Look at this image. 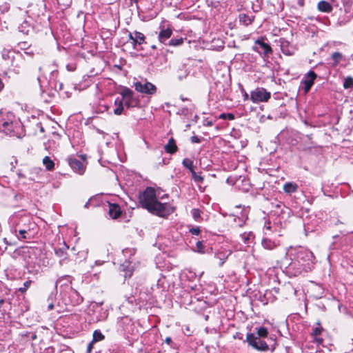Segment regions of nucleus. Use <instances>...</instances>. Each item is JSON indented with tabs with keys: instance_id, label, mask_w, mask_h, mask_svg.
I'll use <instances>...</instances> for the list:
<instances>
[{
	"instance_id": "obj_1",
	"label": "nucleus",
	"mask_w": 353,
	"mask_h": 353,
	"mask_svg": "<svg viewBox=\"0 0 353 353\" xmlns=\"http://www.w3.org/2000/svg\"><path fill=\"white\" fill-rule=\"evenodd\" d=\"M167 196V194H165L159 197L154 188L148 187L140 195L139 201L142 207L150 212L159 216L166 217L174 212V208L168 203H161L158 199H163Z\"/></svg>"
},
{
	"instance_id": "obj_2",
	"label": "nucleus",
	"mask_w": 353,
	"mask_h": 353,
	"mask_svg": "<svg viewBox=\"0 0 353 353\" xmlns=\"http://www.w3.org/2000/svg\"><path fill=\"white\" fill-rule=\"evenodd\" d=\"M271 97V93L263 88H256L250 92V99L253 103L267 102Z\"/></svg>"
},
{
	"instance_id": "obj_3",
	"label": "nucleus",
	"mask_w": 353,
	"mask_h": 353,
	"mask_svg": "<svg viewBox=\"0 0 353 353\" xmlns=\"http://www.w3.org/2000/svg\"><path fill=\"white\" fill-rule=\"evenodd\" d=\"M246 340L249 345L259 350H266L268 349L267 343L262 341L259 337L256 336L254 334H248Z\"/></svg>"
},
{
	"instance_id": "obj_4",
	"label": "nucleus",
	"mask_w": 353,
	"mask_h": 353,
	"mask_svg": "<svg viewBox=\"0 0 353 353\" xmlns=\"http://www.w3.org/2000/svg\"><path fill=\"white\" fill-rule=\"evenodd\" d=\"M134 92L129 88H124L121 92L122 101H124L125 104L128 107H134L137 105L138 101L133 97Z\"/></svg>"
},
{
	"instance_id": "obj_5",
	"label": "nucleus",
	"mask_w": 353,
	"mask_h": 353,
	"mask_svg": "<svg viewBox=\"0 0 353 353\" xmlns=\"http://www.w3.org/2000/svg\"><path fill=\"white\" fill-rule=\"evenodd\" d=\"M134 88L137 91L147 94H152L156 92L155 85L149 82H137L134 83Z\"/></svg>"
},
{
	"instance_id": "obj_6",
	"label": "nucleus",
	"mask_w": 353,
	"mask_h": 353,
	"mask_svg": "<svg viewBox=\"0 0 353 353\" xmlns=\"http://www.w3.org/2000/svg\"><path fill=\"white\" fill-rule=\"evenodd\" d=\"M316 77L317 75L316 73L312 70L306 74L305 79L302 81V83L304 85V91L305 93L309 92Z\"/></svg>"
},
{
	"instance_id": "obj_7",
	"label": "nucleus",
	"mask_w": 353,
	"mask_h": 353,
	"mask_svg": "<svg viewBox=\"0 0 353 353\" xmlns=\"http://www.w3.org/2000/svg\"><path fill=\"white\" fill-rule=\"evenodd\" d=\"M68 163L70 168L75 172L79 173V174H82L85 171V166L83 163L75 159V158H69Z\"/></svg>"
},
{
	"instance_id": "obj_8",
	"label": "nucleus",
	"mask_w": 353,
	"mask_h": 353,
	"mask_svg": "<svg viewBox=\"0 0 353 353\" xmlns=\"http://www.w3.org/2000/svg\"><path fill=\"white\" fill-rule=\"evenodd\" d=\"M254 50L260 54H264L265 55L272 52L271 47L268 43L260 40L256 41V46L254 47Z\"/></svg>"
},
{
	"instance_id": "obj_9",
	"label": "nucleus",
	"mask_w": 353,
	"mask_h": 353,
	"mask_svg": "<svg viewBox=\"0 0 353 353\" xmlns=\"http://www.w3.org/2000/svg\"><path fill=\"white\" fill-rule=\"evenodd\" d=\"M121 210L117 204H109L108 214L112 219H117L121 215Z\"/></svg>"
},
{
	"instance_id": "obj_10",
	"label": "nucleus",
	"mask_w": 353,
	"mask_h": 353,
	"mask_svg": "<svg viewBox=\"0 0 353 353\" xmlns=\"http://www.w3.org/2000/svg\"><path fill=\"white\" fill-rule=\"evenodd\" d=\"M172 30L170 28L162 29L159 34V41L165 44V41L171 37Z\"/></svg>"
},
{
	"instance_id": "obj_11",
	"label": "nucleus",
	"mask_w": 353,
	"mask_h": 353,
	"mask_svg": "<svg viewBox=\"0 0 353 353\" xmlns=\"http://www.w3.org/2000/svg\"><path fill=\"white\" fill-rule=\"evenodd\" d=\"M164 149L167 153L171 154L175 153L178 149L175 140L173 138H170L168 143L164 146Z\"/></svg>"
},
{
	"instance_id": "obj_12",
	"label": "nucleus",
	"mask_w": 353,
	"mask_h": 353,
	"mask_svg": "<svg viewBox=\"0 0 353 353\" xmlns=\"http://www.w3.org/2000/svg\"><path fill=\"white\" fill-rule=\"evenodd\" d=\"M317 8L319 11L323 12H331L332 10V5L326 1H321L317 5Z\"/></svg>"
},
{
	"instance_id": "obj_13",
	"label": "nucleus",
	"mask_w": 353,
	"mask_h": 353,
	"mask_svg": "<svg viewBox=\"0 0 353 353\" xmlns=\"http://www.w3.org/2000/svg\"><path fill=\"white\" fill-rule=\"evenodd\" d=\"M262 245L265 249L271 250L276 247V244L274 241L269 239H263L262 241Z\"/></svg>"
},
{
	"instance_id": "obj_14",
	"label": "nucleus",
	"mask_w": 353,
	"mask_h": 353,
	"mask_svg": "<svg viewBox=\"0 0 353 353\" xmlns=\"http://www.w3.org/2000/svg\"><path fill=\"white\" fill-rule=\"evenodd\" d=\"M298 185L296 183H286L283 185V190L286 193H292L295 192L297 190Z\"/></svg>"
},
{
	"instance_id": "obj_15",
	"label": "nucleus",
	"mask_w": 353,
	"mask_h": 353,
	"mask_svg": "<svg viewBox=\"0 0 353 353\" xmlns=\"http://www.w3.org/2000/svg\"><path fill=\"white\" fill-rule=\"evenodd\" d=\"M321 332H322V327L321 326H319V327H316L315 329H314L313 332H312V336H313L315 341L318 344H321L323 341V339L319 337V336L321 334Z\"/></svg>"
},
{
	"instance_id": "obj_16",
	"label": "nucleus",
	"mask_w": 353,
	"mask_h": 353,
	"mask_svg": "<svg viewBox=\"0 0 353 353\" xmlns=\"http://www.w3.org/2000/svg\"><path fill=\"white\" fill-rule=\"evenodd\" d=\"M19 31L23 32L25 34H28L32 28L30 25L27 21H23L19 26Z\"/></svg>"
},
{
	"instance_id": "obj_17",
	"label": "nucleus",
	"mask_w": 353,
	"mask_h": 353,
	"mask_svg": "<svg viewBox=\"0 0 353 353\" xmlns=\"http://www.w3.org/2000/svg\"><path fill=\"white\" fill-rule=\"evenodd\" d=\"M43 164L45 165L48 170H52L54 169V163L50 159L49 157H45L43 159Z\"/></svg>"
},
{
	"instance_id": "obj_18",
	"label": "nucleus",
	"mask_w": 353,
	"mask_h": 353,
	"mask_svg": "<svg viewBox=\"0 0 353 353\" xmlns=\"http://www.w3.org/2000/svg\"><path fill=\"white\" fill-rule=\"evenodd\" d=\"M134 34L135 38V43L141 45L145 41V36L143 33L138 31H134Z\"/></svg>"
},
{
	"instance_id": "obj_19",
	"label": "nucleus",
	"mask_w": 353,
	"mask_h": 353,
	"mask_svg": "<svg viewBox=\"0 0 353 353\" xmlns=\"http://www.w3.org/2000/svg\"><path fill=\"white\" fill-rule=\"evenodd\" d=\"M115 103L117 107L114 110V113L117 115H120L123 111V101L122 100L117 99Z\"/></svg>"
},
{
	"instance_id": "obj_20",
	"label": "nucleus",
	"mask_w": 353,
	"mask_h": 353,
	"mask_svg": "<svg viewBox=\"0 0 353 353\" xmlns=\"http://www.w3.org/2000/svg\"><path fill=\"white\" fill-rule=\"evenodd\" d=\"M241 238L245 243H248L254 238V236L252 232H244L241 234Z\"/></svg>"
},
{
	"instance_id": "obj_21",
	"label": "nucleus",
	"mask_w": 353,
	"mask_h": 353,
	"mask_svg": "<svg viewBox=\"0 0 353 353\" xmlns=\"http://www.w3.org/2000/svg\"><path fill=\"white\" fill-rule=\"evenodd\" d=\"M353 87V78L351 77H347L344 79L343 82V88L345 89L351 88Z\"/></svg>"
},
{
	"instance_id": "obj_22",
	"label": "nucleus",
	"mask_w": 353,
	"mask_h": 353,
	"mask_svg": "<svg viewBox=\"0 0 353 353\" xmlns=\"http://www.w3.org/2000/svg\"><path fill=\"white\" fill-rule=\"evenodd\" d=\"M104 339L103 334L99 330H95L93 333V342L100 341Z\"/></svg>"
},
{
	"instance_id": "obj_23",
	"label": "nucleus",
	"mask_w": 353,
	"mask_h": 353,
	"mask_svg": "<svg viewBox=\"0 0 353 353\" xmlns=\"http://www.w3.org/2000/svg\"><path fill=\"white\" fill-rule=\"evenodd\" d=\"M268 330L264 327H260L257 329L258 337H266L268 336Z\"/></svg>"
},
{
	"instance_id": "obj_24",
	"label": "nucleus",
	"mask_w": 353,
	"mask_h": 353,
	"mask_svg": "<svg viewBox=\"0 0 353 353\" xmlns=\"http://www.w3.org/2000/svg\"><path fill=\"white\" fill-rule=\"evenodd\" d=\"M240 21L245 25L250 24L252 22V19L246 14H240Z\"/></svg>"
},
{
	"instance_id": "obj_25",
	"label": "nucleus",
	"mask_w": 353,
	"mask_h": 353,
	"mask_svg": "<svg viewBox=\"0 0 353 353\" xmlns=\"http://www.w3.org/2000/svg\"><path fill=\"white\" fill-rule=\"evenodd\" d=\"M183 165L188 168L191 172L193 171V161L189 159H185L183 161Z\"/></svg>"
},
{
	"instance_id": "obj_26",
	"label": "nucleus",
	"mask_w": 353,
	"mask_h": 353,
	"mask_svg": "<svg viewBox=\"0 0 353 353\" xmlns=\"http://www.w3.org/2000/svg\"><path fill=\"white\" fill-rule=\"evenodd\" d=\"M183 39L182 38H180V39H172L170 41H169V45L170 46H180L183 43Z\"/></svg>"
},
{
	"instance_id": "obj_27",
	"label": "nucleus",
	"mask_w": 353,
	"mask_h": 353,
	"mask_svg": "<svg viewBox=\"0 0 353 353\" xmlns=\"http://www.w3.org/2000/svg\"><path fill=\"white\" fill-rule=\"evenodd\" d=\"M332 58L335 61V63L337 64L341 59L342 54L340 52H336L332 54Z\"/></svg>"
},
{
	"instance_id": "obj_28",
	"label": "nucleus",
	"mask_w": 353,
	"mask_h": 353,
	"mask_svg": "<svg viewBox=\"0 0 353 353\" xmlns=\"http://www.w3.org/2000/svg\"><path fill=\"white\" fill-rule=\"evenodd\" d=\"M219 119H229V120H233L234 119V114H231V113H228V114H225V113H222L219 115Z\"/></svg>"
},
{
	"instance_id": "obj_29",
	"label": "nucleus",
	"mask_w": 353,
	"mask_h": 353,
	"mask_svg": "<svg viewBox=\"0 0 353 353\" xmlns=\"http://www.w3.org/2000/svg\"><path fill=\"white\" fill-rule=\"evenodd\" d=\"M32 281H27L23 283V286L19 289V291L21 293H24L27 291L28 288L30 287Z\"/></svg>"
},
{
	"instance_id": "obj_30",
	"label": "nucleus",
	"mask_w": 353,
	"mask_h": 353,
	"mask_svg": "<svg viewBox=\"0 0 353 353\" xmlns=\"http://www.w3.org/2000/svg\"><path fill=\"white\" fill-rule=\"evenodd\" d=\"M193 179L198 183L202 182L203 181V178L199 175H198L194 170L192 172Z\"/></svg>"
},
{
	"instance_id": "obj_31",
	"label": "nucleus",
	"mask_w": 353,
	"mask_h": 353,
	"mask_svg": "<svg viewBox=\"0 0 353 353\" xmlns=\"http://www.w3.org/2000/svg\"><path fill=\"white\" fill-rule=\"evenodd\" d=\"M190 110L187 108H183L179 109L178 111V114L187 116L190 113Z\"/></svg>"
},
{
	"instance_id": "obj_32",
	"label": "nucleus",
	"mask_w": 353,
	"mask_h": 353,
	"mask_svg": "<svg viewBox=\"0 0 353 353\" xmlns=\"http://www.w3.org/2000/svg\"><path fill=\"white\" fill-rule=\"evenodd\" d=\"M13 54H14V52L3 51L2 56H3V58L6 59V57H8V58L13 57Z\"/></svg>"
},
{
	"instance_id": "obj_33",
	"label": "nucleus",
	"mask_w": 353,
	"mask_h": 353,
	"mask_svg": "<svg viewBox=\"0 0 353 353\" xmlns=\"http://www.w3.org/2000/svg\"><path fill=\"white\" fill-rule=\"evenodd\" d=\"M302 254H305V256L308 259V260H311L313 258V254L310 251H305L303 253H300L299 257H300V256Z\"/></svg>"
},
{
	"instance_id": "obj_34",
	"label": "nucleus",
	"mask_w": 353,
	"mask_h": 353,
	"mask_svg": "<svg viewBox=\"0 0 353 353\" xmlns=\"http://www.w3.org/2000/svg\"><path fill=\"white\" fill-rule=\"evenodd\" d=\"M192 216L194 219L197 220L200 217V211L197 209H194L192 210Z\"/></svg>"
},
{
	"instance_id": "obj_35",
	"label": "nucleus",
	"mask_w": 353,
	"mask_h": 353,
	"mask_svg": "<svg viewBox=\"0 0 353 353\" xmlns=\"http://www.w3.org/2000/svg\"><path fill=\"white\" fill-rule=\"evenodd\" d=\"M196 248L199 252H203V243L201 241L196 243Z\"/></svg>"
},
{
	"instance_id": "obj_36",
	"label": "nucleus",
	"mask_w": 353,
	"mask_h": 353,
	"mask_svg": "<svg viewBox=\"0 0 353 353\" xmlns=\"http://www.w3.org/2000/svg\"><path fill=\"white\" fill-rule=\"evenodd\" d=\"M19 234L21 235V239H25L27 238V236H26L27 231L26 230H19Z\"/></svg>"
},
{
	"instance_id": "obj_37",
	"label": "nucleus",
	"mask_w": 353,
	"mask_h": 353,
	"mask_svg": "<svg viewBox=\"0 0 353 353\" xmlns=\"http://www.w3.org/2000/svg\"><path fill=\"white\" fill-rule=\"evenodd\" d=\"M190 232L193 234L198 235L200 233V229L199 228H192L190 230Z\"/></svg>"
},
{
	"instance_id": "obj_38",
	"label": "nucleus",
	"mask_w": 353,
	"mask_h": 353,
	"mask_svg": "<svg viewBox=\"0 0 353 353\" xmlns=\"http://www.w3.org/2000/svg\"><path fill=\"white\" fill-rule=\"evenodd\" d=\"M94 343V342L92 341V342H90V343L88 344V347H87V352H88V353H90V352L92 351V348H93V343Z\"/></svg>"
},
{
	"instance_id": "obj_39",
	"label": "nucleus",
	"mask_w": 353,
	"mask_h": 353,
	"mask_svg": "<svg viewBox=\"0 0 353 353\" xmlns=\"http://www.w3.org/2000/svg\"><path fill=\"white\" fill-rule=\"evenodd\" d=\"M191 141L192 143H199L200 142V139L196 137V136H193L191 137Z\"/></svg>"
},
{
	"instance_id": "obj_40",
	"label": "nucleus",
	"mask_w": 353,
	"mask_h": 353,
	"mask_svg": "<svg viewBox=\"0 0 353 353\" xmlns=\"http://www.w3.org/2000/svg\"><path fill=\"white\" fill-rule=\"evenodd\" d=\"M56 254L60 257L63 256V252L61 250H57L56 251Z\"/></svg>"
},
{
	"instance_id": "obj_41",
	"label": "nucleus",
	"mask_w": 353,
	"mask_h": 353,
	"mask_svg": "<svg viewBox=\"0 0 353 353\" xmlns=\"http://www.w3.org/2000/svg\"><path fill=\"white\" fill-rule=\"evenodd\" d=\"M134 32H128V41H132L134 39Z\"/></svg>"
},
{
	"instance_id": "obj_42",
	"label": "nucleus",
	"mask_w": 353,
	"mask_h": 353,
	"mask_svg": "<svg viewBox=\"0 0 353 353\" xmlns=\"http://www.w3.org/2000/svg\"><path fill=\"white\" fill-rule=\"evenodd\" d=\"M132 46H133V48L134 49H136L137 48V45H139L138 43H135V38L134 37V39L130 41Z\"/></svg>"
},
{
	"instance_id": "obj_43",
	"label": "nucleus",
	"mask_w": 353,
	"mask_h": 353,
	"mask_svg": "<svg viewBox=\"0 0 353 353\" xmlns=\"http://www.w3.org/2000/svg\"><path fill=\"white\" fill-rule=\"evenodd\" d=\"M165 342L167 344H170L172 342L171 338L170 337H166V339H165Z\"/></svg>"
},
{
	"instance_id": "obj_44",
	"label": "nucleus",
	"mask_w": 353,
	"mask_h": 353,
	"mask_svg": "<svg viewBox=\"0 0 353 353\" xmlns=\"http://www.w3.org/2000/svg\"><path fill=\"white\" fill-rule=\"evenodd\" d=\"M53 308H54V305H53V303H50V304L48 305V310H52Z\"/></svg>"
},
{
	"instance_id": "obj_45",
	"label": "nucleus",
	"mask_w": 353,
	"mask_h": 353,
	"mask_svg": "<svg viewBox=\"0 0 353 353\" xmlns=\"http://www.w3.org/2000/svg\"><path fill=\"white\" fill-rule=\"evenodd\" d=\"M248 98H249V96H248V93H246V92H245V93L244 94V99H245V100H248Z\"/></svg>"
},
{
	"instance_id": "obj_46",
	"label": "nucleus",
	"mask_w": 353,
	"mask_h": 353,
	"mask_svg": "<svg viewBox=\"0 0 353 353\" xmlns=\"http://www.w3.org/2000/svg\"><path fill=\"white\" fill-rule=\"evenodd\" d=\"M247 218H248V216H247V214H246V213H243V214H242V219H246Z\"/></svg>"
},
{
	"instance_id": "obj_47",
	"label": "nucleus",
	"mask_w": 353,
	"mask_h": 353,
	"mask_svg": "<svg viewBox=\"0 0 353 353\" xmlns=\"http://www.w3.org/2000/svg\"><path fill=\"white\" fill-rule=\"evenodd\" d=\"M224 262H225V261H224V260L221 259V260H220V262H219V266H222V265H223V264L224 263Z\"/></svg>"
},
{
	"instance_id": "obj_48",
	"label": "nucleus",
	"mask_w": 353,
	"mask_h": 353,
	"mask_svg": "<svg viewBox=\"0 0 353 353\" xmlns=\"http://www.w3.org/2000/svg\"><path fill=\"white\" fill-rule=\"evenodd\" d=\"M67 68H68V70H70V71H72V70H74V68H72L70 67L69 65H67Z\"/></svg>"
},
{
	"instance_id": "obj_49",
	"label": "nucleus",
	"mask_w": 353,
	"mask_h": 353,
	"mask_svg": "<svg viewBox=\"0 0 353 353\" xmlns=\"http://www.w3.org/2000/svg\"><path fill=\"white\" fill-rule=\"evenodd\" d=\"M3 241H4V243H5L6 245H9V243H8V241H7V239H6V238H5V239H3Z\"/></svg>"
},
{
	"instance_id": "obj_50",
	"label": "nucleus",
	"mask_w": 353,
	"mask_h": 353,
	"mask_svg": "<svg viewBox=\"0 0 353 353\" xmlns=\"http://www.w3.org/2000/svg\"><path fill=\"white\" fill-rule=\"evenodd\" d=\"M3 302H4V301H3V300L0 299V307H1V305H3Z\"/></svg>"
},
{
	"instance_id": "obj_51",
	"label": "nucleus",
	"mask_w": 353,
	"mask_h": 353,
	"mask_svg": "<svg viewBox=\"0 0 353 353\" xmlns=\"http://www.w3.org/2000/svg\"><path fill=\"white\" fill-rule=\"evenodd\" d=\"M9 123L8 122H4L3 123V125L6 126V125H8Z\"/></svg>"
},
{
	"instance_id": "obj_52",
	"label": "nucleus",
	"mask_w": 353,
	"mask_h": 353,
	"mask_svg": "<svg viewBox=\"0 0 353 353\" xmlns=\"http://www.w3.org/2000/svg\"><path fill=\"white\" fill-rule=\"evenodd\" d=\"M40 130H41V132H43L44 130H43V128L42 126L41 127Z\"/></svg>"
},
{
	"instance_id": "obj_53",
	"label": "nucleus",
	"mask_w": 353,
	"mask_h": 353,
	"mask_svg": "<svg viewBox=\"0 0 353 353\" xmlns=\"http://www.w3.org/2000/svg\"><path fill=\"white\" fill-rule=\"evenodd\" d=\"M265 227L268 230H270V225H268V226H266V225H265Z\"/></svg>"
},
{
	"instance_id": "obj_54",
	"label": "nucleus",
	"mask_w": 353,
	"mask_h": 353,
	"mask_svg": "<svg viewBox=\"0 0 353 353\" xmlns=\"http://www.w3.org/2000/svg\"><path fill=\"white\" fill-rule=\"evenodd\" d=\"M208 125H212V123H211V122H208Z\"/></svg>"
},
{
	"instance_id": "obj_55",
	"label": "nucleus",
	"mask_w": 353,
	"mask_h": 353,
	"mask_svg": "<svg viewBox=\"0 0 353 353\" xmlns=\"http://www.w3.org/2000/svg\"><path fill=\"white\" fill-rule=\"evenodd\" d=\"M153 49H155L156 48V46H152V47Z\"/></svg>"
}]
</instances>
